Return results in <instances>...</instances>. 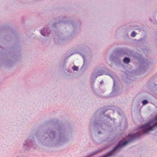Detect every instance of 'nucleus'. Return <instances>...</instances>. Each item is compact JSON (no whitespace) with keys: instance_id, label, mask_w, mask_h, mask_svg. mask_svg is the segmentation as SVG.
<instances>
[{"instance_id":"nucleus-1","label":"nucleus","mask_w":157,"mask_h":157,"mask_svg":"<svg viewBox=\"0 0 157 157\" xmlns=\"http://www.w3.org/2000/svg\"><path fill=\"white\" fill-rule=\"evenodd\" d=\"M141 134L140 133H136L134 134H128L126 137V139L127 140L124 142L122 140L118 142V145L112 150L109 151L106 154L104 155L102 157H108L113 155L115 154L116 151L118 149H120L121 147L125 146L127 144L133 140L138 138L140 136Z\"/></svg>"},{"instance_id":"nucleus-2","label":"nucleus","mask_w":157,"mask_h":157,"mask_svg":"<svg viewBox=\"0 0 157 157\" xmlns=\"http://www.w3.org/2000/svg\"><path fill=\"white\" fill-rule=\"evenodd\" d=\"M155 120H157V116L155 117ZM155 127H157V121L154 124L153 121H152L140 127L139 129L142 130V133H144L148 132L149 130H152Z\"/></svg>"},{"instance_id":"nucleus-3","label":"nucleus","mask_w":157,"mask_h":157,"mask_svg":"<svg viewBox=\"0 0 157 157\" xmlns=\"http://www.w3.org/2000/svg\"><path fill=\"white\" fill-rule=\"evenodd\" d=\"M48 28H44L40 31L41 34L44 36H48L49 33H48Z\"/></svg>"},{"instance_id":"nucleus-4","label":"nucleus","mask_w":157,"mask_h":157,"mask_svg":"<svg viewBox=\"0 0 157 157\" xmlns=\"http://www.w3.org/2000/svg\"><path fill=\"white\" fill-rule=\"evenodd\" d=\"M25 142L24 144V146L25 147V148L27 149H29V147L30 146L31 144H33V142L29 141L28 142Z\"/></svg>"},{"instance_id":"nucleus-5","label":"nucleus","mask_w":157,"mask_h":157,"mask_svg":"<svg viewBox=\"0 0 157 157\" xmlns=\"http://www.w3.org/2000/svg\"><path fill=\"white\" fill-rule=\"evenodd\" d=\"M101 150H98V151H95L94 152H93L92 153H91L90 155H88L86 157H90L92 156H93L94 155L96 154L98 152L101 151Z\"/></svg>"},{"instance_id":"nucleus-6","label":"nucleus","mask_w":157,"mask_h":157,"mask_svg":"<svg viewBox=\"0 0 157 157\" xmlns=\"http://www.w3.org/2000/svg\"><path fill=\"white\" fill-rule=\"evenodd\" d=\"M123 61L125 63H128L130 62V59L129 58L125 57Z\"/></svg>"},{"instance_id":"nucleus-7","label":"nucleus","mask_w":157,"mask_h":157,"mask_svg":"<svg viewBox=\"0 0 157 157\" xmlns=\"http://www.w3.org/2000/svg\"><path fill=\"white\" fill-rule=\"evenodd\" d=\"M55 132H51L49 133V136L50 137H52V136L54 137L55 136Z\"/></svg>"},{"instance_id":"nucleus-8","label":"nucleus","mask_w":157,"mask_h":157,"mask_svg":"<svg viewBox=\"0 0 157 157\" xmlns=\"http://www.w3.org/2000/svg\"><path fill=\"white\" fill-rule=\"evenodd\" d=\"M78 67L75 66H74L72 67V69L74 71H77L78 70Z\"/></svg>"},{"instance_id":"nucleus-9","label":"nucleus","mask_w":157,"mask_h":157,"mask_svg":"<svg viewBox=\"0 0 157 157\" xmlns=\"http://www.w3.org/2000/svg\"><path fill=\"white\" fill-rule=\"evenodd\" d=\"M136 35V33L135 31H133L131 34V36L132 37H134Z\"/></svg>"},{"instance_id":"nucleus-10","label":"nucleus","mask_w":157,"mask_h":157,"mask_svg":"<svg viewBox=\"0 0 157 157\" xmlns=\"http://www.w3.org/2000/svg\"><path fill=\"white\" fill-rule=\"evenodd\" d=\"M148 103V101L146 100H144L142 102V103H143V105H146Z\"/></svg>"},{"instance_id":"nucleus-11","label":"nucleus","mask_w":157,"mask_h":157,"mask_svg":"<svg viewBox=\"0 0 157 157\" xmlns=\"http://www.w3.org/2000/svg\"><path fill=\"white\" fill-rule=\"evenodd\" d=\"M103 75V74H102V72H100L99 73H98V75H97V76H100V75Z\"/></svg>"},{"instance_id":"nucleus-12","label":"nucleus","mask_w":157,"mask_h":157,"mask_svg":"<svg viewBox=\"0 0 157 157\" xmlns=\"http://www.w3.org/2000/svg\"><path fill=\"white\" fill-rule=\"evenodd\" d=\"M103 82L102 81H101V83H102Z\"/></svg>"}]
</instances>
